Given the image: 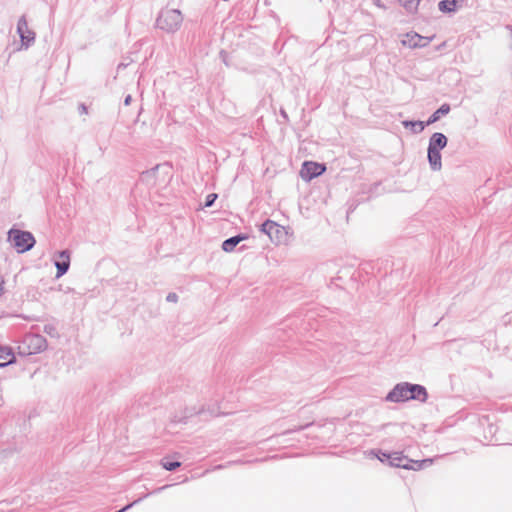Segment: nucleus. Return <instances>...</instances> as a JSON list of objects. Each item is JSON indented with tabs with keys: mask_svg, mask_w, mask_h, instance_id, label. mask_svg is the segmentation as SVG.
<instances>
[{
	"mask_svg": "<svg viewBox=\"0 0 512 512\" xmlns=\"http://www.w3.org/2000/svg\"><path fill=\"white\" fill-rule=\"evenodd\" d=\"M402 125L405 128H410L413 133H420L424 130L426 126V122L423 121H414V120H404Z\"/></svg>",
	"mask_w": 512,
	"mask_h": 512,
	"instance_id": "obj_17",
	"label": "nucleus"
},
{
	"mask_svg": "<svg viewBox=\"0 0 512 512\" xmlns=\"http://www.w3.org/2000/svg\"><path fill=\"white\" fill-rule=\"evenodd\" d=\"M430 38L423 37L417 33H407L406 38L402 41L404 45L410 48H422L430 43Z\"/></svg>",
	"mask_w": 512,
	"mask_h": 512,
	"instance_id": "obj_11",
	"label": "nucleus"
},
{
	"mask_svg": "<svg viewBox=\"0 0 512 512\" xmlns=\"http://www.w3.org/2000/svg\"><path fill=\"white\" fill-rule=\"evenodd\" d=\"M17 32L20 36L22 44L27 48L35 40V33L28 28L25 16H22L17 23Z\"/></svg>",
	"mask_w": 512,
	"mask_h": 512,
	"instance_id": "obj_7",
	"label": "nucleus"
},
{
	"mask_svg": "<svg viewBox=\"0 0 512 512\" xmlns=\"http://www.w3.org/2000/svg\"><path fill=\"white\" fill-rule=\"evenodd\" d=\"M15 362V355L9 347L0 345V367H6Z\"/></svg>",
	"mask_w": 512,
	"mask_h": 512,
	"instance_id": "obj_15",
	"label": "nucleus"
},
{
	"mask_svg": "<svg viewBox=\"0 0 512 512\" xmlns=\"http://www.w3.org/2000/svg\"><path fill=\"white\" fill-rule=\"evenodd\" d=\"M166 301L176 303L178 301V295L174 292H171L166 296Z\"/></svg>",
	"mask_w": 512,
	"mask_h": 512,
	"instance_id": "obj_26",
	"label": "nucleus"
},
{
	"mask_svg": "<svg viewBox=\"0 0 512 512\" xmlns=\"http://www.w3.org/2000/svg\"><path fill=\"white\" fill-rule=\"evenodd\" d=\"M317 149L318 146L315 142L310 140H303L299 145L297 158L313 156Z\"/></svg>",
	"mask_w": 512,
	"mask_h": 512,
	"instance_id": "obj_12",
	"label": "nucleus"
},
{
	"mask_svg": "<svg viewBox=\"0 0 512 512\" xmlns=\"http://www.w3.org/2000/svg\"><path fill=\"white\" fill-rule=\"evenodd\" d=\"M326 171V166L324 163L320 162H303L302 168L300 170V177L306 181L310 182L312 179L322 175Z\"/></svg>",
	"mask_w": 512,
	"mask_h": 512,
	"instance_id": "obj_6",
	"label": "nucleus"
},
{
	"mask_svg": "<svg viewBox=\"0 0 512 512\" xmlns=\"http://www.w3.org/2000/svg\"><path fill=\"white\" fill-rule=\"evenodd\" d=\"M210 414H211L212 416H218V415H220V411H218V410H217V411H216V410H213V411H211V412H210Z\"/></svg>",
	"mask_w": 512,
	"mask_h": 512,
	"instance_id": "obj_36",
	"label": "nucleus"
},
{
	"mask_svg": "<svg viewBox=\"0 0 512 512\" xmlns=\"http://www.w3.org/2000/svg\"><path fill=\"white\" fill-rule=\"evenodd\" d=\"M385 400L393 403L409 401L408 393L405 388V382L398 383L386 395Z\"/></svg>",
	"mask_w": 512,
	"mask_h": 512,
	"instance_id": "obj_10",
	"label": "nucleus"
},
{
	"mask_svg": "<svg viewBox=\"0 0 512 512\" xmlns=\"http://www.w3.org/2000/svg\"><path fill=\"white\" fill-rule=\"evenodd\" d=\"M79 109V113L80 114H86L88 111H87V106L83 103H81L78 107Z\"/></svg>",
	"mask_w": 512,
	"mask_h": 512,
	"instance_id": "obj_29",
	"label": "nucleus"
},
{
	"mask_svg": "<svg viewBox=\"0 0 512 512\" xmlns=\"http://www.w3.org/2000/svg\"><path fill=\"white\" fill-rule=\"evenodd\" d=\"M8 241L13 245L18 253H25L31 250L36 243L31 232L15 228L8 231Z\"/></svg>",
	"mask_w": 512,
	"mask_h": 512,
	"instance_id": "obj_2",
	"label": "nucleus"
},
{
	"mask_svg": "<svg viewBox=\"0 0 512 512\" xmlns=\"http://www.w3.org/2000/svg\"><path fill=\"white\" fill-rule=\"evenodd\" d=\"M408 13L417 11L420 0H398Z\"/></svg>",
	"mask_w": 512,
	"mask_h": 512,
	"instance_id": "obj_20",
	"label": "nucleus"
},
{
	"mask_svg": "<svg viewBox=\"0 0 512 512\" xmlns=\"http://www.w3.org/2000/svg\"><path fill=\"white\" fill-rule=\"evenodd\" d=\"M161 465L167 471H174V470H176L177 468H179L181 466V462H179V461H169L167 459H163L161 461Z\"/></svg>",
	"mask_w": 512,
	"mask_h": 512,
	"instance_id": "obj_21",
	"label": "nucleus"
},
{
	"mask_svg": "<svg viewBox=\"0 0 512 512\" xmlns=\"http://www.w3.org/2000/svg\"><path fill=\"white\" fill-rule=\"evenodd\" d=\"M450 112V105L447 103L442 104L427 120L426 125H430Z\"/></svg>",
	"mask_w": 512,
	"mask_h": 512,
	"instance_id": "obj_16",
	"label": "nucleus"
},
{
	"mask_svg": "<svg viewBox=\"0 0 512 512\" xmlns=\"http://www.w3.org/2000/svg\"><path fill=\"white\" fill-rule=\"evenodd\" d=\"M371 453H373L379 459V461H381L383 463L389 462V460H390L391 453H386V452H382V451H377V452L371 451Z\"/></svg>",
	"mask_w": 512,
	"mask_h": 512,
	"instance_id": "obj_23",
	"label": "nucleus"
},
{
	"mask_svg": "<svg viewBox=\"0 0 512 512\" xmlns=\"http://www.w3.org/2000/svg\"><path fill=\"white\" fill-rule=\"evenodd\" d=\"M182 22L183 16L178 9H163L156 19L157 27L168 33L176 32Z\"/></svg>",
	"mask_w": 512,
	"mask_h": 512,
	"instance_id": "obj_1",
	"label": "nucleus"
},
{
	"mask_svg": "<svg viewBox=\"0 0 512 512\" xmlns=\"http://www.w3.org/2000/svg\"><path fill=\"white\" fill-rule=\"evenodd\" d=\"M438 8L442 13H453L457 9V0H442L438 3Z\"/></svg>",
	"mask_w": 512,
	"mask_h": 512,
	"instance_id": "obj_18",
	"label": "nucleus"
},
{
	"mask_svg": "<svg viewBox=\"0 0 512 512\" xmlns=\"http://www.w3.org/2000/svg\"><path fill=\"white\" fill-rule=\"evenodd\" d=\"M148 496H149V494H144L143 496H141L138 499L134 500L133 502L127 504L126 506H124L123 508H121L120 510H118L116 512H126L129 509H131L134 505L138 504L139 502H141L143 499H145Z\"/></svg>",
	"mask_w": 512,
	"mask_h": 512,
	"instance_id": "obj_22",
	"label": "nucleus"
},
{
	"mask_svg": "<svg viewBox=\"0 0 512 512\" xmlns=\"http://www.w3.org/2000/svg\"><path fill=\"white\" fill-rule=\"evenodd\" d=\"M161 166L171 167L170 162H164V164H157L154 168H152V171L159 169Z\"/></svg>",
	"mask_w": 512,
	"mask_h": 512,
	"instance_id": "obj_31",
	"label": "nucleus"
},
{
	"mask_svg": "<svg viewBox=\"0 0 512 512\" xmlns=\"http://www.w3.org/2000/svg\"><path fill=\"white\" fill-rule=\"evenodd\" d=\"M433 462L432 459L428 458V459H423V460H411L410 459V463H408V467L409 469L408 470H421L429 465H431Z\"/></svg>",
	"mask_w": 512,
	"mask_h": 512,
	"instance_id": "obj_19",
	"label": "nucleus"
},
{
	"mask_svg": "<svg viewBox=\"0 0 512 512\" xmlns=\"http://www.w3.org/2000/svg\"><path fill=\"white\" fill-rule=\"evenodd\" d=\"M310 425H311V424H306V425L299 426V427H296V428H293V429H289V430L285 431V432L283 433V435L288 434V433H291V432H295V431L303 430V429L307 428V427H308V426H310Z\"/></svg>",
	"mask_w": 512,
	"mask_h": 512,
	"instance_id": "obj_28",
	"label": "nucleus"
},
{
	"mask_svg": "<svg viewBox=\"0 0 512 512\" xmlns=\"http://www.w3.org/2000/svg\"><path fill=\"white\" fill-rule=\"evenodd\" d=\"M125 67H126V64H124V63H120L118 65V69H122V68H125Z\"/></svg>",
	"mask_w": 512,
	"mask_h": 512,
	"instance_id": "obj_37",
	"label": "nucleus"
},
{
	"mask_svg": "<svg viewBox=\"0 0 512 512\" xmlns=\"http://www.w3.org/2000/svg\"><path fill=\"white\" fill-rule=\"evenodd\" d=\"M168 487H170V485H164V486L158 487L152 493H160L161 491L165 490Z\"/></svg>",
	"mask_w": 512,
	"mask_h": 512,
	"instance_id": "obj_30",
	"label": "nucleus"
},
{
	"mask_svg": "<svg viewBox=\"0 0 512 512\" xmlns=\"http://www.w3.org/2000/svg\"><path fill=\"white\" fill-rule=\"evenodd\" d=\"M4 280L0 277V295L3 293V290H4Z\"/></svg>",
	"mask_w": 512,
	"mask_h": 512,
	"instance_id": "obj_35",
	"label": "nucleus"
},
{
	"mask_svg": "<svg viewBox=\"0 0 512 512\" xmlns=\"http://www.w3.org/2000/svg\"><path fill=\"white\" fill-rule=\"evenodd\" d=\"M432 171H439L442 167V162H429Z\"/></svg>",
	"mask_w": 512,
	"mask_h": 512,
	"instance_id": "obj_27",
	"label": "nucleus"
},
{
	"mask_svg": "<svg viewBox=\"0 0 512 512\" xmlns=\"http://www.w3.org/2000/svg\"><path fill=\"white\" fill-rule=\"evenodd\" d=\"M447 145V137L440 132L434 133L429 139L427 160H441L440 151Z\"/></svg>",
	"mask_w": 512,
	"mask_h": 512,
	"instance_id": "obj_5",
	"label": "nucleus"
},
{
	"mask_svg": "<svg viewBox=\"0 0 512 512\" xmlns=\"http://www.w3.org/2000/svg\"><path fill=\"white\" fill-rule=\"evenodd\" d=\"M220 57L223 59L224 63L227 64V62H226V52L225 51L222 50L220 52Z\"/></svg>",
	"mask_w": 512,
	"mask_h": 512,
	"instance_id": "obj_34",
	"label": "nucleus"
},
{
	"mask_svg": "<svg viewBox=\"0 0 512 512\" xmlns=\"http://www.w3.org/2000/svg\"><path fill=\"white\" fill-rule=\"evenodd\" d=\"M247 238L248 236L245 234H238L233 237H230L223 241L222 249L225 252H232L241 241L246 240Z\"/></svg>",
	"mask_w": 512,
	"mask_h": 512,
	"instance_id": "obj_14",
	"label": "nucleus"
},
{
	"mask_svg": "<svg viewBox=\"0 0 512 512\" xmlns=\"http://www.w3.org/2000/svg\"><path fill=\"white\" fill-rule=\"evenodd\" d=\"M47 340L40 334H27L18 347L19 354L33 355L46 350Z\"/></svg>",
	"mask_w": 512,
	"mask_h": 512,
	"instance_id": "obj_3",
	"label": "nucleus"
},
{
	"mask_svg": "<svg viewBox=\"0 0 512 512\" xmlns=\"http://www.w3.org/2000/svg\"><path fill=\"white\" fill-rule=\"evenodd\" d=\"M408 463L410 459L403 455L402 452H392L389 460V464L393 467L409 469Z\"/></svg>",
	"mask_w": 512,
	"mask_h": 512,
	"instance_id": "obj_13",
	"label": "nucleus"
},
{
	"mask_svg": "<svg viewBox=\"0 0 512 512\" xmlns=\"http://www.w3.org/2000/svg\"><path fill=\"white\" fill-rule=\"evenodd\" d=\"M405 388L408 393L409 400L426 402L428 393L423 385L405 382Z\"/></svg>",
	"mask_w": 512,
	"mask_h": 512,
	"instance_id": "obj_9",
	"label": "nucleus"
},
{
	"mask_svg": "<svg viewBox=\"0 0 512 512\" xmlns=\"http://www.w3.org/2000/svg\"><path fill=\"white\" fill-rule=\"evenodd\" d=\"M44 332L52 337H55L58 335L57 330L54 325L52 324H46L44 326Z\"/></svg>",
	"mask_w": 512,
	"mask_h": 512,
	"instance_id": "obj_25",
	"label": "nucleus"
},
{
	"mask_svg": "<svg viewBox=\"0 0 512 512\" xmlns=\"http://www.w3.org/2000/svg\"><path fill=\"white\" fill-rule=\"evenodd\" d=\"M374 4L379 8H385V5L382 4L381 0H374Z\"/></svg>",
	"mask_w": 512,
	"mask_h": 512,
	"instance_id": "obj_33",
	"label": "nucleus"
},
{
	"mask_svg": "<svg viewBox=\"0 0 512 512\" xmlns=\"http://www.w3.org/2000/svg\"><path fill=\"white\" fill-rule=\"evenodd\" d=\"M54 264L57 268L56 278L62 277L70 267V252L68 250L57 252Z\"/></svg>",
	"mask_w": 512,
	"mask_h": 512,
	"instance_id": "obj_8",
	"label": "nucleus"
},
{
	"mask_svg": "<svg viewBox=\"0 0 512 512\" xmlns=\"http://www.w3.org/2000/svg\"><path fill=\"white\" fill-rule=\"evenodd\" d=\"M217 194L215 193H211V194H208L206 196V199H205V203H204V207L205 208H209L211 206H213L215 200L217 199Z\"/></svg>",
	"mask_w": 512,
	"mask_h": 512,
	"instance_id": "obj_24",
	"label": "nucleus"
},
{
	"mask_svg": "<svg viewBox=\"0 0 512 512\" xmlns=\"http://www.w3.org/2000/svg\"><path fill=\"white\" fill-rule=\"evenodd\" d=\"M131 101H132V97H131V95H127V96L125 97V99H124V105H125V106L130 105Z\"/></svg>",
	"mask_w": 512,
	"mask_h": 512,
	"instance_id": "obj_32",
	"label": "nucleus"
},
{
	"mask_svg": "<svg viewBox=\"0 0 512 512\" xmlns=\"http://www.w3.org/2000/svg\"><path fill=\"white\" fill-rule=\"evenodd\" d=\"M260 231L266 234L269 239L276 244L282 243L287 234L283 226L269 219L262 223Z\"/></svg>",
	"mask_w": 512,
	"mask_h": 512,
	"instance_id": "obj_4",
	"label": "nucleus"
},
{
	"mask_svg": "<svg viewBox=\"0 0 512 512\" xmlns=\"http://www.w3.org/2000/svg\"><path fill=\"white\" fill-rule=\"evenodd\" d=\"M221 468H223V466H222V465H218V466L216 467V469H221Z\"/></svg>",
	"mask_w": 512,
	"mask_h": 512,
	"instance_id": "obj_38",
	"label": "nucleus"
}]
</instances>
